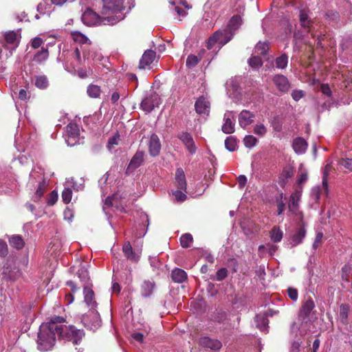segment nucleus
<instances>
[{
  "label": "nucleus",
  "mask_w": 352,
  "mask_h": 352,
  "mask_svg": "<svg viewBox=\"0 0 352 352\" xmlns=\"http://www.w3.org/2000/svg\"><path fill=\"white\" fill-rule=\"evenodd\" d=\"M64 318L53 316L49 322L41 324L38 333L37 344L40 351L50 350L56 342V336H58V328L57 322H63Z\"/></svg>",
  "instance_id": "1"
},
{
  "label": "nucleus",
  "mask_w": 352,
  "mask_h": 352,
  "mask_svg": "<svg viewBox=\"0 0 352 352\" xmlns=\"http://www.w3.org/2000/svg\"><path fill=\"white\" fill-rule=\"evenodd\" d=\"M315 307V303L311 298L305 300L302 305L297 321L294 322L291 326L292 333L298 332L300 336L306 334L309 329L311 320L310 314Z\"/></svg>",
  "instance_id": "2"
},
{
  "label": "nucleus",
  "mask_w": 352,
  "mask_h": 352,
  "mask_svg": "<svg viewBox=\"0 0 352 352\" xmlns=\"http://www.w3.org/2000/svg\"><path fill=\"white\" fill-rule=\"evenodd\" d=\"M28 185L31 189L34 188L35 190L32 195V200L34 201H39L43 196L47 186L44 169L41 166L36 165L32 168L30 174Z\"/></svg>",
  "instance_id": "3"
},
{
  "label": "nucleus",
  "mask_w": 352,
  "mask_h": 352,
  "mask_svg": "<svg viewBox=\"0 0 352 352\" xmlns=\"http://www.w3.org/2000/svg\"><path fill=\"white\" fill-rule=\"evenodd\" d=\"M120 15H102L95 12L91 8H87L82 15V21L88 26L109 25H113L121 20Z\"/></svg>",
  "instance_id": "4"
},
{
  "label": "nucleus",
  "mask_w": 352,
  "mask_h": 352,
  "mask_svg": "<svg viewBox=\"0 0 352 352\" xmlns=\"http://www.w3.org/2000/svg\"><path fill=\"white\" fill-rule=\"evenodd\" d=\"M63 322H57L58 328V336L60 339L72 342L74 344H78L85 336L84 331L78 329L73 325L64 324Z\"/></svg>",
  "instance_id": "5"
},
{
  "label": "nucleus",
  "mask_w": 352,
  "mask_h": 352,
  "mask_svg": "<svg viewBox=\"0 0 352 352\" xmlns=\"http://www.w3.org/2000/svg\"><path fill=\"white\" fill-rule=\"evenodd\" d=\"M126 194L116 192L111 197H107L104 202L103 210L107 208L114 207L117 210L126 212L125 207L127 203Z\"/></svg>",
  "instance_id": "6"
},
{
  "label": "nucleus",
  "mask_w": 352,
  "mask_h": 352,
  "mask_svg": "<svg viewBox=\"0 0 352 352\" xmlns=\"http://www.w3.org/2000/svg\"><path fill=\"white\" fill-rule=\"evenodd\" d=\"M81 321L84 326L90 330L95 331L101 325L100 314L96 309H89L82 317Z\"/></svg>",
  "instance_id": "7"
},
{
  "label": "nucleus",
  "mask_w": 352,
  "mask_h": 352,
  "mask_svg": "<svg viewBox=\"0 0 352 352\" xmlns=\"http://www.w3.org/2000/svg\"><path fill=\"white\" fill-rule=\"evenodd\" d=\"M102 15H117L116 13L124 10V0H102Z\"/></svg>",
  "instance_id": "8"
},
{
  "label": "nucleus",
  "mask_w": 352,
  "mask_h": 352,
  "mask_svg": "<svg viewBox=\"0 0 352 352\" xmlns=\"http://www.w3.org/2000/svg\"><path fill=\"white\" fill-rule=\"evenodd\" d=\"M161 102L162 99L159 95L153 89H150L142 100L141 107L144 111L151 112L154 108L158 107Z\"/></svg>",
  "instance_id": "9"
},
{
  "label": "nucleus",
  "mask_w": 352,
  "mask_h": 352,
  "mask_svg": "<svg viewBox=\"0 0 352 352\" xmlns=\"http://www.w3.org/2000/svg\"><path fill=\"white\" fill-rule=\"evenodd\" d=\"M65 138L67 145L69 146H73L80 143V130L76 123L70 122L67 124Z\"/></svg>",
  "instance_id": "10"
},
{
  "label": "nucleus",
  "mask_w": 352,
  "mask_h": 352,
  "mask_svg": "<svg viewBox=\"0 0 352 352\" xmlns=\"http://www.w3.org/2000/svg\"><path fill=\"white\" fill-rule=\"evenodd\" d=\"M3 278L6 280L13 281L16 280L21 276V272L13 261L8 260L4 264L3 268Z\"/></svg>",
  "instance_id": "11"
},
{
  "label": "nucleus",
  "mask_w": 352,
  "mask_h": 352,
  "mask_svg": "<svg viewBox=\"0 0 352 352\" xmlns=\"http://www.w3.org/2000/svg\"><path fill=\"white\" fill-rule=\"evenodd\" d=\"M301 197V190H296L292 193L289 201V210L296 217L302 218V212L299 211V202Z\"/></svg>",
  "instance_id": "12"
},
{
  "label": "nucleus",
  "mask_w": 352,
  "mask_h": 352,
  "mask_svg": "<svg viewBox=\"0 0 352 352\" xmlns=\"http://www.w3.org/2000/svg\"><path fill=\"white\" fill-rule=\"evenodd\" d=\"M122 252L124 256L129 261L133 263H138L141 257L142 250H133L131 243L126 241L122 245Z\"/></svg>",
  "instance_id": "13"
},
{
  "label": "nucleus",
  "mask_w": 352,
  "mask_h": 352,
  "mask_svg": "<svg viewBox=\"0 0 352 352\" xmlns=\"http://www.w3.org/2000/svg\"><path fill=\"white\" fill-rule=\"evenodd\" d=\"M199 344L205 349L212 351H218L221 346V342L217 339H213L208 336L201 337L199 340Z\"/></svg>",
  "instance_id": "14"
},
{
  "label": "nucleus",
  "mask_w": 352,
  "mask_h": 352,
  "mask_svg": "<svg viewBox=\"0 0 352 352\" xmlns=\"http://www.w3.org/2000/svg\"><path fill=\"white\" fill-rule=\"evenodd\" d=\"M3 36L6 44L10 45L12 48H16L19 46L21 38V30L6 32Z\"/></svg>",
  "instance_id": "15"
},
{
  "label": "nucleus",
  "mask_w": 352,
  "mask_h": 352,
  "mask_svg": "<svg viewBox=\"0 0 352 352\" xmlns=\"http://www.w3.org/2000/svg\"><path fill=\"white\" fill-rule=\"evenodd\" d=\"M195 111L197 113L208 116L210 112V104L208 98L204 96H200L195 104Z\"/></svg>",
  "instance_id": "16"
},
{
  "label": "nucleus",
  "mask_w": 352,
  "mask_h": 352,
  "mask_svg": "<svg viewBox=\"0 0 352 352\" xmlns=\"http://www.w3.org/2000/svg\"><path fill=\"white\" fill-rule=\"evenodd\" d=\"M148 152L149 154L153 157L159 155L161 151V142L158 136L153 133L148 142Z\"/></svg>",
  "instance_id": "17"
},
{
  "label": "nucleus",
  "mask_w": 352,
  "mask_h": 352,
  "mask_svg": "<svg viewBox=\"0 0 352 352\" xmlns=\"http://www.w3.org/2000/svg\"><path fill=\"white\" fill-rule=\"evenodd\" d=\"M234 119L233 111H226L224 114V123L222 126V131L226 134H231L234 131L235 124L232 121Z\"/></svg>",
  "instance_id": "18"
},
{
  "label": "nucleus",
  "mask_w": 352,
  "mask_h": 352,
  "mask_svg": "<svg viewBox=\"0 0 352 352\" xmlns=\"http://www.w3.org/2000/svg\"><path fill=\"white\" fill-rule=\"evenodd\" d=\"M178 138L184 144L188 151L190 154H195L197 151V147L192 135L187 132H182L178 135Z\"/></svg>",
  "instance_id": "19"
},
{
  "label": "nucleus",
  "mask_w": 352,
  "mask_h": 352,
  "mask_svg": "<svg viewBox=\"0 0 352 352\" xmlns=\"http://www.w3.org/2000/svg\"><path fill=\"white\" fill-rule=\"evenodd\" d=\"M84 302L89 309H96L98 303L95 300V294L94 291L87 286H85L83 289Z\"/></svg>",
  "instance_id": "20"
},
{
  "label": "nucleus",
  "mask_w": 352,
  "mask_h": 352,
  "mask_svg": "<svg viewBox=\"0 0 352 352\" xmlns=\"http://www.w3.org/2000/svg\"><path fill=\"white\" fill-rule=\"evenodd\" d=\"M144 151H138L131 160L126 168V173H129L140 167L144 162Z\"/></svg>",
  "instance_id": "21"
},
{
  "label": "nucleus",
  "mask_w": 352,
  "mask_h": 352,
  "mask_svg": "<svg viewBox=\"0 0 352 352\" xmlns=\"http://www.w3.org/2000/svg\"><path fill=\"white\" fill-rule=\"evenodd\" d=\"M175 184L178 189L186 192L187 183L184 170L182 168H177L175 171Z\"/></svg>",
  "instance_id": "22"
},
{
  "label": "nucleus",
  "mask_w": 352,
  "mask_h": 352,
  "mask_svg": "<svg viewBox=\"0 0 352 352\" xmlns=\"http://www.w3.org/2000/svg\"><path fill=\"white\" fill-rule=\"evenodd\" d=\"M155 283L151 280H145L142 282L140 287V294L144 298L150 297L154 292Z\"/></svg>",
  "instance_id": "23"
},
{
  "label": "nucleus",
  "mask_w": 352,
  "mask_h": 352,
  "mask_svg": "<svg viewBox=\"0 0 352 352\" xmlns=\"http://www.w3.org/2000/svg\"><path fill=\"white\" fill-rule=\"evenodd\" d=\"M156 53L151 50H148L143 54L139 63L140 69H145L146 67L149 66L155 58Z\"/></svg>",
  "instance_id": "24"
},
{
  "label": "nucleus",
  "mask_w": 352,
  "mask_h": 352,
  "mask_svg": "<svg viewBox=\"0 0 352 352\" xmlns=\"http://www.w3.org/2000/svg\"><path fill=\"white\" fill-rule=\"evenodd\" d=\"M299 21L300 26L307 32H311V28L313 24L312 20L309 18L307 12L305 10H300L299 13Z\"/></svg>",
  "instance_id": "25"
},
{
  "label": "nucleus",
  "mask_w": 352,
  "mask_h": 352,
  "mask_svg": "<svg viewBox=\"0 0 352 352\" xmlns=\"http://www.w3.org/2000/svg\"><path fill=\"white\" fill-rule=\"evenodd\" d=\"M254 114L250 111L243 110L239 115V123L241 127L245 128L253 122Z\"/></svg>",
  "instance_id": "26"
},
{
  "label": "nucleus",
  "mask_w": 352,
  "mask_h": 352,
  "mask_svg": "<svg viewBox=\"0 0 352 352\" xmlns=\"http://www.w3.org/2000/svg\"><path fill=\"white\" fill-rule=\"evenodd\" d=\"M306 230L304 227L299 228L290 237L289 243L292 247L300 244L306 236Z\"/></svg>",
  "instance_id": "27"
},
{
  "label": "nucleus",
  "mask_w": 352,
  "mask_h": 352,
  "mask_svg": "<svg viewBox=\"0 0 352 352\" xmlns=\"http://www.w3.org/2000/svg\"><path fill=\"white\" fill-rule=\"evenodd\" d=\"M292 147L296 153L302 155L307 151V143L302 138H296L293 140Z\"/></svg>",
  "instance_id": "28"
},
{
  "label": "nucleus",
  "mask_w": 352,
  "mask_h": 352,
  "mask_svg": "<svg viewBox=\"0 0 352 352\" xmlns=\"http://www.w3.org/2000/svg\"><path fill=\"white\" fill-rule=\"evenodd\" d=\"M254 321L256 322V327L264 333L268 332V319L265 314H257L255 316Z\"/></svg>",
  "instance_id": "29"
},
{
  "label": "nucleus",
  "mask_w": 352,
  "mask_h": 352,
  "mask_svg": "<svg viewBox=\"0 0 352 352\" xmlns=\"http://www.w3.org/2000/svg\"><path fill=\"white\" fill-rule=\"evenodd\" d=\"M216 32H220L219 38H221L220 44L225 45L234 37L235 32L226 26V28L222 30H217Z\"/></svg>",
  "instance_id": "30"
},
{
  "label": "nucleus",
  "mask_w": 352,
  "mask_h": 352,
  "mask_svg": "<svg viewBox=\"0 0 352 352\" xmlns=\"http://www.w3.org/2000/svg\"><path fill=\"white\" fill-rule=\"evenodd\" d=\"M140 219L142 222V229L141 230H133V234L138 238L144 236L147 232V227L148 226V217L146 214L142 212L140 214Z\"/></svg>",
  "instance_id": "31"
},
{
  "label": "nucleus",
  "mask_w": 352,
  "mask_h": 352,
  "mask_svg": "<svg viewBox=\"0 0 352 352\" xmlns=\"http://www.w3.org/2000/svg\"><path fill=\"white\" fill-rule=\"evenodd\" d=\"M171 278L174 282L182 283L186 280L187 274L180 268H175L172 271Z\"/></svg>",
  "instance_id": "32"
},
{
  "label": "nucleus",
  "mask_w": 352,
  "mask_h": 352,
  "mask_svg": "<svg viewBox=\"0 0 352 352\" xmlns=\"http://www.w3.org/2000/svg\"><path fill=\"white\" fill-rule=\"evenodd\" d=\"M10 94L14 100L19 99L22 101H26L30 97L28 89H12Z\"/></svg>",
  "instance_id": "33"
},
{
  "label": "nucleus",
  "mask_w": 352,
  "mask_h": 352,
  "mask_svg": "<svg viewBox=\"0 0 352 352\" xmlns=\"http://www.w3.org/2000/svg\"><path fill=\"white\" fill-rule=\"evenodd\" d=\"M273 82L278 88H287L289 86L287 77L281 74L275 75L273 77Z\"/></svg>",
  "instance_id": "34"
},
{
  "label": "nucleus",
  "mask_w": 352,
  "mask_h": 352,
  "mask_svg": "<svg viewBox=\"0 0 352 352\" xmlns=\"http://www.w3.org/2000/svg\"><path fill=\"white\" fill-rule=\"evenodd\" d=\"M243 20L239 15H234L229 21L227 27L235 32L242 25Z\"/></svg>",
  "instance_id": "35"
},
{
  "label": "nucleus",
  "mask_w": 352,
  "mask_h": 352,
  "mask_svg": "<svg viewBox=\"0 0 352 352\" xmlns=\"http://www.w3.org/2000/svg\"><path fill=\"white\" fill-rule=\"evenodd\" d=\"M10 245L17 250L22 249L24 246V241L22 237L19 235H12L9 238Z\"/></svg>",
  "instance_id": "36"
},
{
  "label": "nucleus",
  "mask_w": 352,
  "mask_h": 352,
  "mask_svg": "<svg viewBox=\"0 0 352 352\" xmlns=\"http://www.w3.org/2000/svg\"><path fill=\"white\" fill-rule=\"evenodd\" d=\"M78 276L80 278V281L83 284V287L85 286L89 287V272L84 267H81L78 271Z\"/></svg>",
  "instance_id": "37"
},
{
  "label": "nucleus",
  "mask_w": 352,
  "mask_h": 352,
  "mask_svg": "<svg viewBox=\"0 0 352 352\" xmlns=\"http://www.w3.org/2000/svg\"><path fill=\"white\" fill-rule=\"evenodd\" d=\"M287 199L286 196L283 193H280L278 196L276 198V206H277V213L278 215H280L285 210V201Z\"/></svg>",
  "instance_id": "38"
},
{
  "label": "nucleus",
  "mask_w": 352,
  "mask_h": 352,
  "mask_svg": "<svg viewBox=\"0 0 352 352\" xmlns=\"http://www.w3.org/2000/svg\"><path fill=\"white\" fill-rule=\"evenodd\" d=\"M49 52L47 47H41V50L37 52L34 56L33 60L36 63H41L47 59Z\"/></svg>",
  "instance_id": "39"
},
{
  "label": "nucleus",
  "mask_w": 352,
  "mask_h": 352,
  "mask_svg": "<svg viewBox=\"0 0 352 352\" xmlns=\"http://www.w3.org/2000/svg\"><path fill=\"white\" fill-rule=\"evenodd\" d=\"M34 85L37 88H46L49 86V80L46 76L38 75L34 76Z\"/></svg>",
  "instance_id": "40"
},
{
  "label": "nucleus",
  "mask_w": 352,
  "mask_h": 352,
  "mask_svg": "<svg viewBox=\"0 0 352 352\" xmlns=\"http://www.w3.org/2000/svg\"><path fill=\"white\" fill-rule=\"evenodd\" d=\"M220 32H214L207 40L206 43V47L207 50H211L214 45L218 42L220 44L221 38H219V34Z\"/></svg>",
  "instance_id": "41"
},
{
  "label": "nucleus",
  "mask_w": 352,
  "mask_h": 352,
  "mask_svg": "<svg viewBox=\"0 0 352 352\" xmlns=\"http://www.w3.org/2000/svg\"><path fill=\"white\" fill-rule=\"evenodd\" d=\"M288 64V56L286 54H283L275 59V65L276 68L285 69Z\"/></svg>",
  "instance_id": "42"
},
{
  "label": "nucleus",
  "mask_w": 352,
  "mask_h": 352,
  "mask_svg": "<svg viewBox=\"0 0 352 352\" xmlns=\"http://www.w3.org/2000/svg\"><path fill=\"white\" fill-rule=\"evenodd\" d=\"M255 52L258 54L265 56L269 50V43L267 42L259 41L254 47Z\"/></svg>",
  "instance_id": "43"
},
{
  "label": "nucleus",
  "mask_w": 352,
  "mask_h": 352,
  "mask_svg": "<svg viewBox=\"0 0 352 352\" xmlns=\"http://www.w3.org/2000/svg\"><path fill=\"white\" fill-rule=\"evenodd\" d=\"M283 236V232L278 227H274L270 234L271 240L275 243L280 242Z\"/></svg>",
  "instance_id": "44"
},
{
  "label": "nucleus",
  "mask_w": 352,
  "mask_h": 352,
  "mask_svg": "<svg viewBox=\"0 0 352 352\" xmlns=\"http://www.w3.org/2000/svg\"><path fill=\"white\" fill-rule=\"evenodd\" d=\"M225 146L228 151L230 152L234 151L237 146L236 139L233 136L226 138L225 140Z\"/></svg>",
  "instance_id": "45"
},
{
  "label": "nucleus",
  "mask_w": 352,
  "mask_h": 352,
  "mask_svg": "<svg viewBox=\"0 0 352 352\" xmlns=\"http://www.w3.org/2000/svg\"><path fill=\"white\" fill-rule=\"evenodd\" d=\"M249 65L253 69H258L262 66L263 62L259 56H252L248 60Z\"/></svg>",
  "instance_id": "46"
},
{
  "label": "nucleus",
  "mask_w": 352,
  "mask_h": 352,
  "mask_svg": "<svg viewBox=\"0 0 352 352\" xmlns=\"http://www.w3.org/2000/svg\"><path fill=\"white\" fill-rule=\"evenodd\" d=\"M192 236L189 233H186L180 237V244L182 248H188L192 242Z\"/></svg>",
  "instance_id": "47"
},
{
  "label": "nucleus",
  "mask_w": 352,
  "mask_h": 352,
  "mask_svg": "<svg viewBox=\"0 0 352 352\" xmlns=\"http://www.w3.org/2000/svg\"><path fill=\"white\" fill-rule=\"evenodd\" d=\"M349 307L347 305H341L340 308V318L342 323L347 322Z\"/></svg>",
  "instance_id": "48"
},
{
  "label": "nucleus",
  "mask_w": 352,
  "mask_h": 352,
  "mask_svg": "<svg viewBox=\"0 0 352 352\" xmlns=\"http://www.w3.org/2000/svg\"><path fill=\"white\" fill-rule=\"evenodd\" d=\"M8 294L9 295L10 299H8L6 296L3 297L2 295V291H1L0 294V314L1 315L2 309L4 307V309L6 310V307L10 303V300L12 297H14V294H10L9 292H8Z\"/></svg>",
  "instance_id": "49"
},
{
  "label": "nucleus",
  "mask_w": 352,
  "mask_h": 352,
  "mask_svg": "<svg viewBox=\"0 0 352 352\" xmlns=\"http://www.w3.org/2000/svg\"><path fill=\"white\" fill-rule=\"evenodd\" d=\"M308 179L307 171L304 169L303 164H300L299 167V176L297 179V183L299 185L302 184L305 182H307Z\"/></svg>",
  "instance_id": "50"
},
{
  "label": "nucleus",
  "mask_w": 352,
  "mask_h": 352,
  "mask_svg": "<svg viewBox=\"0 0 352 352\" xmlns=\"http://www.w3.org/2000/svg\"><path fill=\"white\" fill-rule=\"evenodd\" d=\"M338 164L348 171L352 172V157H342L338 161Z\"/></svg>",
  "instance_id": "51"
},
{
  "label": "nucleus",
  "mask_w": 352,
  "mask_h": 352,
  "mask_svg": "<svg viewBox=\"0 0 352 352\" xmlns=\"http://www.w3.org/2000/svg\"><path fill=\"white\" fill-rule=\"evenodd\" d=\"M243 143L245 147L251 148L257 144V139L253 135H248L243 138Z\"/></svg>",
  "instance_id": "52"
},
{
  "label": "nucleus",
  "mask_w": 352,
  "mask_h": 352,
  "mask_svg": "<svg viewBox=\"0 0 352 352\" xmlns=\"http://www.w3.org/2000/svg\"><path fill=\"white\" fill-rule=\"evenodd\" d=\"M200 60L197 56L190 54L186 58V66L189 68L195 67Z\"/></svg>",
  "instance_id": "53"
},
{
  "label": "nucleus",
  "mask_w": 352,
  "mask_h": 352,
  "mask_svg": "<svg viewBox=\"0 0 352 352\" xmlns=\"http://www.w3.org/2000/svg\"><path fill=\"white\" fill-rule=\"evenodd\" d=\"M330 170H331V164H327L323 170V177H322V188L327 194L328 192L327 176H328V174H329V172L330 171Z\"/></svg>",
  "instance_id": "54"
},
{
  "label": "nucleus",
  "mask_w": 352,
  "mask_h": 352,
  "mask_svg": "<svg viewBox=\"0 0 352 352\" xmlns=\"http://www.w3.org/2000/svg\"><path fill=\"white\" fill-rule=\"evenodd\" d=\"M62 199L65 204H69L72 198V190L69 187H65L62 192Z\"/></svg>",
  "instance_id": "55"
},
{
  "label": "nucleus",
  "mask_w": 352,
  "mask_h": 352,
  "mask_svg": "<svg viewBox=\"0 0 352 352\" xmlns=\"http://www.w3.org/2000/svg\"><path fill=\"white\" fill-rule=\"evenodd\" d=\"M120 140L119 135L116 134L111 137L108 140L107 148L109 151H112L114 149L115 146L118 144Z\"/></svg>",
  "instance_id": "56"
},
{
  "label": "nucleus",
  "mask_w": 352,
  "mask_h": 352,
  "mask_svg": "<svg viewBox=\"0 0 352 352\" xmlns=\"http://www.w3.org/2000/svg\"><path fill=\"white\" fill-rule=\"evenodd\" d=\"M173 195L174 196L176 201L182 202L185 201L187 198V195L185 194L182 190H177L173 191Z\"/></svg>",
  "instance_id": "57"
},
{
  "label": "nucleus",
  "mask_w": 352,
  "mask_h": 352,
  "mask_svg": "<svg viewBox=\"0 0 352 352\" xmlns=\"http://www.w3.org/2000/svg\"><path fill=\"white\" fill-rule=\"evenodd\" d=\"M228 276V270L225 267L220 268L216 273L215 280L221 281Z\"/></svg>",
  "instance_id": "58"
},
{
  "label": "nucleus",
  "mask_w": 352,
  "mask_h": 352,
  "mask_svg": "<svg viewBox=\"0 0 352 352\" xmlns=\"http://www.w3.org/2000/svg\"><path fill=\"white\" fill-rule=\"evenodd\" d=\"M8 253V248L6 242L0 239V257H6Z\"/></svg>",
  "instance_id": "59"
},
{
  "label": "nucleus",
  "mask_w": 352,
  "mask_h": 352,
  "mask_svg": "<svg viewBox=\"0 0 352 352\" xmlns=\"http://www.w3.org/2000/svg\"><path fill=\"white\" fill-rule=\"evenodd\" d=\"M266 132V127L263 124H257L254 127V133L258 135L263 136Z\"/></svg>",
  "instance_id": "60"
},
{
  "label": "nucleus",
  "mask_w": 352,
  "mask_h": 352,
  "mask_svg": "<svg viewBox=\"0 0 352 352\" xmlns=\"http://www.w3.org/2000/svg\"><path fill=\"white\" fill-rule=\"evenodd\" d=\"M58 200V193L56 190H53L50 192L47 197V203L50 206H53Z\"/></svg>",
  "instance_id": "61"
},
{
  "label": "nucleus",
  "mask_w": 352,
  "mask_h": 352,
  "mask_svg": "<svg viewBox=\"0 0 352 352\" xmlns=\"http://www.w3.org/2000/svg\"><path fill=\"white\" fill-rule=\"evenodd\" d=\"M241 89H232V93H228V94H229V96L232 98L236 102H241L242 98L241 97L238 96L239 95H241Z\"/></svg>",
  "instance_id": "62"
},
{
  "label": "nucleus",
  "mask_w": 352,
  "mask_h": 352,
  "mask_svg": "<svg viewBox=\"0 0 352 352\" xmlns=\"http://www.w3.org/2000/svg\"><path fill=\"white\" fill-rule=\"evenodd\" d=\"M43 43V41L41 38L36 36L31 41V46L34 49L40 47Z\"/></svg>",
  "instance_id": "63"
},
{
  "label": "nucleus",
  "mask_w": 352,
  "mask_h": 352,
  "mask_svg": "<svg viewBox=\"0 0 352 352\" xmlns=\"http://www.w3.org/2000/svg\"><path fill=\"white\" fill-rule=\"evenodd\" d=\"M287 294L289 297L294 301H296L298 299V291L295 288L289 287L287 289Z\"/></svg>",
  "instance_id": "64"
}]
</instances>
